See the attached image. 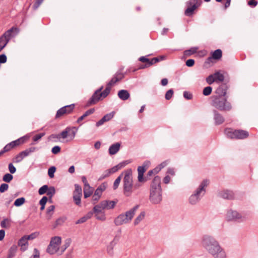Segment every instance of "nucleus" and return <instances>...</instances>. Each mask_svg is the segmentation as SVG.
I'll list each match as a JSON object with an SVG mask.
<instances>
[{
    "mask_svg": "<svg viewBox=\"0 0 258 258\" xmlns=\"http://www.w3.org/2000/svg\"><path fill=\"white\" fill-rule=\"evenodd\" d=\"M168 164V161H166L161 163L160 165H159L157 167L154 169V171L155 173H157L159 172L162 168L166 166Z\"/></svg>",
    "mask_w": 258,
    "mask_h": 258,
    "instance_id": "obj_35",
    "label": "nucleus"
},
{
    "mask_svg": "<svg viewBox=\"0 0 258 258\" xmlns=\"http://www.w3.org/2000/svg\"><path fill=\"white\" fill-rule=\"evenodd\" d=\"M150 164L149 162H146L144 163V165L139 166L138 168V181L141 182H144L146 181V180L144 178V173L146 171L147 168L145 167L146 166H148Z\"/></svg>",
    "mask_w": 258,
    "mask_h": 258,
    "instance_id": "obj_19",
    "label": "nucleus"
},
{
    "mask_svg": "<svg viewBox=\"0 0 258 258\" xmlns=\"http://www.w3.org/2000/svg\"><path fill=\"white\" fill-rule=\"evenodd\" d=\"M75 189L73 192V199L75 204L81 206V199L82 196V189L78 184L75 185Z\"/></svg>",
    "mask_w": 258,
    "mask_h": 258,
    "instance_id": "obj_13",
    "label": "nucleus"
},
{
    "mask_svg": "<svg viewBox=\"0 0 258 258\" xmlns=\"http://www.w3.org/2000/svg\"><path fill=\"white\" fill-rule=\"evenodd\" d=\"M226 219L229 221H243L245 217L238 213L237 211L230 210L226 215Z\"/></svg>",
    "mask_w": 258,
    "mask_h": 258,
    "instance_id": "obj_11",
    "label": "nucleus"
},
{
    "mask_svg": "<svg viewBox=\"0 0 258 258\" xmlns=\"http://www.w3.org/2000/svg\"><path fill=\"white\" fill-rule=\"evenodd\" d=\"M39 235V233L38 232H35L34 233H31L29 235H25L27 237V239L29 240H33L36 238H37Z\"/></svg>",
    "mask_w": 258,
    "mask_h": 258,
    "instance_id": "obj_43",
    "label": "nucleus"
},
{
    "mask_svg": "<svg viewBox=\"0 0 258 258\" xmlns=\"http://www.w3.org/2000/svg\"><path fill=\"white\" fill-rule=\"evenodd\" d=\"M138 208V206H137L127 211L125 214H121L118 216L114 220L115 225L120 226L130 222L135 215Z\"/></svg>",
    "mask_w": 258,
    "mask_h": 258,
    "instance_id": "obj_7",
    "label": "nucleus"
},
{
    "mask_svg": "<svg viewBox=\"0 0 258 258\" xmlns=\"http://www.w3.org/2000/svg\"><path fill=\"white\" fill-rule=\"evenodd\" d=\"M116 202L113 201H102L93 208L95 217L98 220L105 221L106 217L104 210L112 209L114 208Z\"/></svg>",
    "mask_w": 258,
    "mask_h": 258,
    "instance_id": "obj_4",
    "label": "nucleus"
},
{
    "mask_svg": "<svg viewBox=\"0 0 258 258\" xmlns=\"http://www.w3.org/2000/svg\"><path fill=\"white\" fill-rule=\"evenodd\" d=\"M43 0H36V2L33 6L34 10H36L43 2Z\"/></svg>",
    "mask_w": 258,
    "mask_h": 258,
    "instance_id": "obj_57",
    "label": "nucleus"
},
{
    "mask_svg": "<svg viewBox=\"0 0 258 258\" xmlns=\"http://www.w3.org/2000/svg\"><path fill=\"white\" fill-rule=\"evenodd\" d=\"M115 114L114 112H112L109 113H108L106 115H105L102 118L104 119V120L106 121L110 120L111 118H113Z\"/></svg>",
    "mask_w": 258,
    "mask_h": 258,
    "instance_id": "obj_44",
    "label": "nucleus"
},
{
    "mask_svg": "<svg viewBox=\"0 0 258 258\" xmlns=\"http://www.w3.org/2000/svg\"><path fill=\"white\" fill-rule=\"evenodd\" d=\"M9 170L10 173L12 174L15 173L16 171V168L14 167L12 163H10L9 164Z\"/></svg>",
    "mask_w": 258,
    "mask_h": 258,
    "instance_id": "obj_59",
    "label": "nucleus"
},
{
    "mask_svg": "<svg viewBox=\"0 0 258 258\" xmlns=\"http://www.w3.org/2000/svg\"><path fill=\"white\" fill-rule=\"evenodd\" d=\"M107 187V183H103L101 184H100L98 187L97 189H98L99 190H100L101 192H103L104 191Z\"/></svg>",
    "mask_w": 258,
    "mask_h": 258,
    "instance_id": "obj_56",
    "label": "nucleus"
},
{
    "mask_svg": "<svg viewBox=\"0 0 258 258\" xmlns=\"http://www.w3.org/2000/svg\"><path fill=\"white\" fill-rule=\"evenodd\" d=\"M224 79V76L219 72H216L212 75L209 76L206 78L207 83L211 85L214 82H222Z\"/></svg>",
    "mask_w": 258,
    "mask_h": 258,
    "instance_id": "obj_14",
    "label": "nucleus"
},
{
    "mask_svg": "<svg viewBox=\"0 0 258 258\" xmlns=\"http://www.w3.org/2000/svg\"><path fill=\"white\" fill-rule=\"evenodd\" d=\"M220 196L224 199H232L233 198V194L231 191L224 190L220 192Z\"/></svg>",
    "mask_w": 258,
    "mask_h": 258,
    "instance_id": "obj_27",
    "label": "nucleus"
},
{
    "mask_svg": "<svg viewBox=\"0 0 258 258\" xmlns=\"http://www.w3.org/2000/svg\"><path fill=\"white\" fill-rule=\"evenodd\" d=\"M48 189V186L47 185H44L39 189V194L40 195H43L47 192Z\"/></svg>",
    "mask_w": 258,
    "mask_h": 258,
    "instance_id": "obj_42",
    "label": "nucleus"
},
{
    "mask_svg": "<svg viewBox=\"0 0 258 258\" xmlns=\"http://www.w3.org/2000/svg\"><path fill=\"white\" fill-rule=\"evenodd\" d=\"M183 96L185 98L187 99H191L192 98V94L189 92L185 91L183 93Z\"/></svg>",
    "mask_w": 258,
    "mask_h": 258,
    "instance_id": "obj_61",
    "label": "nucleus"
},
{
    "mask_svg": "<svg viewBox=\"0 0 258 258\" xmlns=\"http://www.w3.org/2000/svg\"><path fill=\"white\" fill-rule=\"evenodd\" d=\"M76 130L75 127H67L62 131L60 136L62 139H68V141H72L76 136Z\"/></svg>",
    "mask_w": 258,
    "mask_h": 258,
    "instance_id": "obj_10",
    "label": "nucleus"
},
{
    "mask_svg": "<svg viewBox=\"0 0 258 258\" xmlns=\"http://www.w3.org/2000/svg\"><path fill=\"white\" fill-rule=\"evenodd\" d=\"M202 245L214 258H226L224 250L221 247L218 242L211 236H205L202 241Z\"/></svg>",
    "mask_w": 258,
    "mask_h": 258,
    "instance_id": "obj_1",
    "label": "nucleus"
},
{
    "mask_svg": "<svg viewBox=\"0 0 258 258\" xmlns=\"http://www.w3.org/2000/svg\"><path fill=\"white\" fill-rule=\"evenodd\" d=\"M214 120L217 124H220L224 121L223 117L217 112H215Z\"/></svg>",
    "mask_w": 258,
    "mask_h": 258,
    "instance_id": "obj_31",
    "label": "nucleus"
},
{
    "mask_svg": "<svg viewBox=\"0 0 258 258\" xmlns=\"http://www.w3.org/2000/svg\"><path fill=\"white\" fill-rule=\"evenodd\" d=\"M145 216V213L144 212H141L140 215L136 218L134 221V224L137 225L139 224V223L142 221Z\"/></svg>",
    "mask_w": 258,
    "mask_h": 258,
    "instance_id": "obj_36",
    "label": "nucleus"
},
{
    "mask_svg": "<svg viewBox=\"0 0 258 258\" xmlns=\"http://www.w3.org/2000/svg\"><path fill=\"white\" fill-rule=\"evenodd\" d=\"M130 163V161H128V160H126V161H124L123 162H122L119 163L118 165L113 167L112 168L105 171L103 174L102 175L101 178H104L106 177L109 176L111 174H113V173L116 172L118 170L124 167L125 166H126L127 164H128Z\"/></svg>",
    "mask_w": 258,
    "mask_h": 258,
    "instance_id": "obj_9",
    "label": "nucleus"
},
{
    "mask_svg": "<svg viewBox=\"0 0 258 258\" xmlns=\"http://www.w3.org/2000/svg\"><path fill=\"white\" fill-rule=\"evenodd\" d=\"M48 199L46 197H43L41 200L39 201V204L40 205H45L46 202H47Z\"/></svg>",
    "mask_w": 258,
    "mask_h": 258,
    "instance_id": "obj_62",
    "label": "nucleus"
},
{
    "mask_svg": "<svg viewBox=\"0 0 258 258\" xmlns=\"http://www.w3.org/2000/svg\"><path fill=\"white\" fill-rule=\"evenodd\" d=\"M7 61V57L5 54L0 55V63H5Z\"/></svg>",
    "mask_w": 258,
    "mask_h": 258,
    "instance_id": "obj_64",
    "label": "nucleus"
},
{
    "mask_svg": "<svg viewBox=\"0 0 258 258\" xmlns=\"http://www.w3.org/2000/svg\"><path fill=\"white\" fill-rule=\"evenodd\" d=\"M198 49V47H192L188 50L184 51V54L185 56H190L191 54L195 53L197 51Z\"/></svg>",
    "mask_w": 258,
    "mask_h": 258,
    "instance_id": "obj_37",
    "label": "nucleus"
},
{
    "mask_svg": "<svg viewBox=\"0 0 258 258\" xmlns=\"http://www.w3.org/2000/svg\"><path fill=\"white\" fill-rule=\"evenodd\" d=\"M216 93L218 95L212 97V105L220 111H229L232 108L230 102L227 101L226 96V91L221 87H219L216 90Z\"/></svg>",
    "mask_w": 258,
    "mask_h": 258,
    "instance_id": "obj_2",
    "label": "nucleus"
},
{
    "mask_svg": "<svg viewBox=\"0 0 258 258\" xmlns=\"http://www.w3.org/2000/svg\"><path fill=\"white\" fill-rule=\"evenodd\" d=\"M257 5L256 0H250L248 2V5L250 7H255Z\"/></svg>",
    "mask_w": 258,
    "mask_h": 258,
    "instance_id": "obj_58",
    "label": "nucleus"
},
{
    "mask_svg": "<svg viewBox=\"0 0 258 258\" xmlns=\"http://www.w3.org/2000/svg\"><path fill=\"white\" fill-rule=\"evenodd\" d=\"M70 240L66 241L64 244H61V238L59 236H53L51 238L46 251L50 254H61L69 246Z\"/></svg>",
    "mask_w": 258,
    "mask_h": 258,
    "instance_id": "obj_3",
    "label": "nucleus"
},
{
    "mask_svg": "<svg viewBox=\"0 0 258 258\" xmlns=\"http://www.w3.org/2000/svg\"><path fill=\"white\" fill-rule=\"evenodd\" d=\"M122 177L123 176V192L126 196H130L131 195L133 188H137L139 186L135 185H133V175L132 171L131 169H127L121 173Z\"/></svg>",
    "mask_w": 258,
    "mask_h": 258,
    "instance_id": "obj_6",
    "label": "nucleus"
},
{
    "mask_svg": "<svg viewBox=\"0 0 258 258\" xmlns=\"http://www.w3.org/2000/svg\"><path fill=\"white\" fill-rule=\"evenodd\" d=\"M24 142V139L23 138L19 139L16 141L11 142L14 147L18 146Z\"/></svg>",
    "mask_w": 258,
    "mask_h": 258,
    "instance_id": "obj_46",
    "label": "nucleus"
},
{
    "mask_svg": "<svg viewBox=\"0 0 258 258\" xmlns=\"http://www.w3.org/2000/svg\"><path fill=\"white\" fill-rule=\"evenodd\" d=\"M222 52L221 50L217 49L212 53V56L209 57L208 60H210L211 59L218 60L221 58V57H222Z\"/></svg>",
    "mask_w": 258,
    "mask_h": 258,
    "instance_id": "obj_29",
    "label": "nucleus"
},
{
    "mask_svg": "<svg viewBox=\"0 0 258 258\" xmlns=\"http://www.w3.org/2000/svg\"><path fill=\"white\" fill-rule=\"evenodd\" d=\"M55 193V188L53 186L48 187V189L46 192L47 195L51 199Z\"/></svg>",
    "mask_w": 258,
    "mask_h": 258,
    "instance_id": "obj_41",
    "label": "nucleus"
},
{
    "mask_svg": "<svg viewBox=\"0 0 258 258\" xmlns=\"http://www.w3.org/2000/svg\"><path fill=\"white\" fill-rule=\"evenodd\" d=\"M56 171V168L54 166H52L49 168L48 170V174L50 178L54 177V173Z\"/></svg>",
    "mask_w": 258,
    "mask_h": 258,
    "instance_id": "obj_48",
    "label": "nucleus"
},
{
    "mask_svg": "<svg viewBox=\"0 0 258 258\" xmlns=\"http://www.w3.org/2000/svg\"><path fill=\"white\" fill-rule=\"evenodd\" d=\"M189 4L191 6L188 7L185 11V14L186 16H190L192 14L193 12L197 9V6L196 5V0H190L189 2Z\"/></svg>",
    "mask_w": 258,
    "mask_h": 258,
    "instance_id": "obj_21",
    "label": "nucleus"
},
{
    "mask_svg": "<svg viewBox=\"0 0 258 258\" xmlns=\"http://www.w3.org/2000/svg\"><path fill=\"white\" fill-rule=\"evenodd\" d=\"M236 139H244L247 138L249 136L248 132L241 130H236Z\"/></svg>",
    "mask_w": 258,
    "mask_h": 258,
    "instance_id": "obj_24",
    "label": "nucleus"
},
{
    "mask_svg": "<svg viewBox=\"0 0 258 258\" xmlns=\"http://www.w3.org/2000/svg\"><path fill=\"white\" fill-rule=\"evenodd\" d=\"M9 188L8 184L6 183H3L0 186V192L3 193L7 190Z\"/></svg>",
    "mask_w": 258,
    "mask_h": 258,
    "instance_id": "obj_52",
    "label": "nucleus"
},
{
    "mask_svg": "<svg viewBox=\"0 0 258 258\" xmlns=\"http://www.w3.org/2000/svg\"><path fill=\"white\" fill-rule=\"evenodd\" d=\"M236 130L226 128L224 131L225 135L229 138L236 139Z\"/></svg>",
    "mask_w": 258,
    "mask_h": 258,
    "instance_id": "obj_28",
    "label": "nucleus"
},
{
    "mask_svg": "<svg viewBox=\"0 0 258 258\" xmlns=\"http://www.w3.org/2000/svg\"><path fill=\"white\" fill-rule=\"evenodd\" d=\"M25 201V199L24 198H20L17 199L14 202V205L16 207H19L22 205Z\"/></svg>",
    "mask_w": 258,
    "mask_h": 258,
    "instance_id": "obj_39",
    "label": "nucleus"
},
{
    "mask_svg": "<svg viewBox=\"0 0 258 258\" xmlns=\"http://www.w3.org/2000/svg\"><path fill=\"white\" fill-rule=\"evenodd\" d=\"M100 198V197L96 195L95 194H94L92 196V201L93 202V204H95L98 202V201Z\"/></svg>",
    "mask_w": 258,
    "mask_h": 258,
    "instance_id": "obj_63",
    "label": "nucleus"
},
{
    "mask_svg": "<svg viewBox=\"0 0 258 258\" xmlns=\"http://www.w3.org/2000/svg\"><path fill=\"white\" fill-rule=\"evenodd\" d=\"M102 89L103 87H101L95 92L89 100L90 104H94L104 98L103 96L100 95Z\"/></svg>",
    "mask_w": 258,
    "mask_h": 258,
    "instance_id": "obj_16",
    "label": "nucleus"
},
{
    "mask_svg": "<svg viewBox=\"0 0 258 258\" xmlns=\"http://www.w3.org/2000/svg\"><path fill=\"white\" fill-rule=\"evenodd\" d=\"M60 151V148L58 146H56L52 148L51 150V152L54 154H57L58 153H59Z\"/></svg>",
    "mask_w": 258,
    "mask_h": 258,
    "instance_id": "obj_54",
    "label": "nucleus"
},
{
    "mask_svg": "<svg viewBox=\"0 0 258 258\" xmlns=\"http://www.w3.org/2000/svg\"><path fill=\"white\" fill-rule=\"evenodd\" d=\"M116 244L115 239L112 240L107 246L106 251L108 254L112 256L114 254V248Z\"/></svg>",
    "mask_w": 258,
    "mask_h": 258,
    "instance_id": "obj_23",
    "label": "nucleus"
},
{
    "mask_svg": "<svg viewBox=\"0 0 258 258\" xmlns=\"http://www.w3.org/2000/svg\"><path fill=\"white\" fill-rule=\"evenodd\" d=\"M45 135L44 133H41L39 134H37L34 136L33 140L34 142H37L39 140H40L42 137H43Z\"/></svg>",
    "mask_w": 258,
    "mask_h": 258,
    "instance_id": "obj_55",
    "label": "nucleus"
},
{
    "mask_svg": "<svg viewBox=\"0 0 258 258\" xmlns=\"http://www.w3.org/2000/svg\"><path fill=\"white\" fill-rule=\"evenodd\" d=\"M149 199L153 204H158L162 201V189L160 185V178L158 176L155 177L152 182Z\"/></svg>",
    "mask_w": 258,
    "mask_h": 258,
    "instance_id": "obj_5",
    "label": "nucleus"
},
{
    "mask_svg": "<svg viewBox=\"0 0 258 258\" xmlns=\"http://www.w3.org/2000/svg\"><path fill=\"white\" fill-rule=\"evenodd\" d=\"M30 258H40V252L37 248H34L33 255Z\"/></svg>",
    "mask_w": 258,
    "mask_h": 258,
    "instance_id": "obj_51",
    "label": "nucleus"
},
{
    "mask_svg": "<svg viewBox=\"0 0 258 258\" xmlns=\"http://www.w3.org/2000/svg\"><path fill=\"white\" fill-rule=\"evenodd\" d=\"M117 95L118 97L122 100H126L130 97L129 92L126 90H121L119 91Z\"/></svg>",
    "mask_w": 258,
    "mask_h": 258,
    "instance_id": "obj_25",
    "label": "nucleus"
},
{
    "mask_svg": "<svg viewBox=\"0 0 258 258\" xmlns=\"http://www.w3.org/2000/svg\"><path fill=\"white\" fill-rule=\"evenodd\" d=\"M195 63V60L192 59H189L186 60V65L187 67H192L194 65Z\"/></svg>",
    "mask_w": 258,
    "mask_h": 258,
    "instance_id": "obj_60",
    "label": "nucleus"
},
{
    "mask_svg": "<svg viewBox=\"0 0 258 258\" xmlns=\"http://www.w3.org/2000/svg\"><path fill=\"white\" fill-rule=\"evenodd\" d=\"M36 149L35 147H31L20 152L13 159V162L14 163L20 162L25 157L28 156L30 153L34 152Z\"/></svg>",
    "mask_w": 258,
    "mask_h": 258,
    "instance_id": "obj_12",
    "label": "nucleus"
},
{
    "mask_svg": "<svg viewBox=\"0 0 258 258\" xmlns=\"http://www.w3.org/2000/svg\"><path fill=\"white\" fill-rule=\"evenodd\" d=\"M18 244L21 247V250L22 251H25L28 247V240L27 237L25 236H23L18 241Z\"/></svg>",
    "mask_w": 258,
    "mask_h": 258,
    "instance_id": "obj_20",
    "label": "nucleus"
},
{
    "mask_svg": "<svg viewBox=\"0 0 258 258\" xmlns=\"http://www.w3.org/2000/svg\"><path fill=\"white\" fill-rule=\"evenodd\" d=\"M94 112V109H90L87 111H86L84 114L80 116L78 119H77V122L80 123L85 117L88 116V115L92 114Z\"/></svg>",
    "mask_w": 258,
    "mask_h": 258,
    "instance_id": "obj_32",
    "label": "nucleus"
},
{
    "mask_svg": "<svg viewBox=\"0 0 258 258\" xmlns=\"http://www.w3.org/2000/svg\"><path fill=\"white\" fill-rule=\"evenodd\" d=\"M74 109V105L71 104L65 106L60 108L57 111L55 115V118L60 117L64 115L70 113Z\"/></svg>",
    "mask_w": 258,
    "mask_h": 258,
    "instance_id": "obj_15",
    "label": "nucleus"
},
{
    "mask_svg": "<svg viewBox=\"0 0 258 258\" xmlns=\"http://www.w3.org/2000/svg\"><path fill=\"white\" fill-rule=\"evenodd\" d=\"M1 225L3 228H7L9 226V221L8 219H5L1 223Z\"/></svg>",
    "mask_w": 258,
    "mask_h": 258,
    "instance_id": "obj_53",
    "label": "nucleus"
},
{
    "mask_svg": "<svg viewBox=\"0 0 258 258\" xmlns=\"http://www.w3.org/2000/svg\"><path fill=\"white\" fill-rule=\"evenodd\" d=\"M209 181L208 180H204L200 184L199 187L195 191V194L200 198L205 192V188L209 184Z\"/></svg>",
    "mask_w": 258,
    "mask_h": 258,
    "instance_id": "obj_17",
    "label": "nucleus"
},
{
    "mask_svg": "<svg viewBox=\"0 0 258 258\" xmlns=\"http://www.w3.org/2000/svg\"><path fill=\"white\" fill-rule=\"evenodd\" d=\"M13 176L12 175L9 173L6 174L3 178L4 181L10 182L13 179Z\"/></svg>",
    "mask_w": 258,
    "mask_h": 258,
    "instance_id": "obj_45",
    "label": "nucleus"
},
{
    "mask_svg": "<svg viewBox=\"0 0 258 258\" xmlns=\"http://www.w3.org/2000/svg\"><path fill=\"white\" fill-rule=\"evenodd\" d=\"M54 209L55 207L53 205H51L47 208L46 210V217L47 219L49 220L51 218L53 214Z\"/></svg>",
    "mask_w": 258,
    "mask_h": 258,
    "instance_id": "obj_33",
    "label": "nucleus"
},
{
    "mask_svg": "<svg viewBox=\"0 0 258 258\" xmlns=\"http://www.w3.org/2000/svg\"><path fill=\"white\" fill-rule=\"evenodd\" d=\"M122 178V175H120L114 181V183H113V188L114 189H116L118 188L119 184H120V181H121V179Z\"/></svg>",
    "mask_w": 258,
    "mask_h": 258,
    "instance_id": "obj_40",
    "label": "nucleus"
},
{
    "mask_svg": "<svg viewBox=\"0 0 258 258\" xmlns=\"http://www.w3.org/2000/svg\"><path fill=\"white\" fill-rule=\"evenodd\" d=\"M18 32V29L16 28L13 27L7 31L0 37V51L6 46L8 42L11 38L17 35Z\"/></svg>",
    "mask_w": 258,
    "mask_h": 258,
    "instance_id": "obj_8",
    "label": "nucleus"
},
{
    "mask_svg": "<svg viewBox=\"0 0 258 258\" xmlns=\"http://www.w3.org/2000/svg\"><path fill=\"white\" fill-rule=\"evenodd\" d=\"M123 78V74L121 73H117L115 74L114 77L111 79V80L108 83L109 85L112 86L114 85L115 83L121 80Z\"/></svg>",
    "mask_w": 258,
    "mask_h": 258,
    "instance_id": "obj_22",
    "label": "nucleus"
},
{
    "mask_svg": "<svg viewBox=\"0 0 258 258\" xmlns=\"http://www.w3.org/2000/svg\"><path fill=\"white\" fill-rule=\"evenodd\" d=\"M173 94V91L172 89L169 90L165 94V98L167 100H169L171 98Z\"/></svg>",
    "mask_w": 258,
    "mask_h": 258,
    "instance_id": "obj_50",
    "label": "nucleus"
},
{
    "mask_svg": "<svg viewBox=\"0 0 258 258\" xmlns=\"http://www.w3.org/2000/svg\"><path fill=\"white\" fill-rule=\"evenodd\" d=\"M14 146H13L12 144L11 143L7 144L3 149V152H7L11 150H12L13 148H14Z\"/></svg>",
    "mask_w": 258,
    "mask_h": 258,
    "instance_id": "obj_49",
    "label": "nucleus"
},
{
    "mask_svg": "<svg viewBox=\"0 0 258 258\" xmlns=\"http://www.w3.org/2000/svg\"><path fill=\"white\" fill-rule=\"evenodd\" d=\"M111 87V86L107 84L105 89L103 92H101L100 95L103 96V98H105L109 94L110 91Z\"/></svg>",
    "mask_w": 258,
    "mask_h": 258,
    "instance_id": "obj_38",
    "label": "nucleus"
},
{
    "mask_svg": "<svg viewBox=\"0 0 258 258\" xmlns=\"http://www.w3.org/2000/svg\"><path fill=\"white\" fill-rule=\"evenodd\" d=\"M93 189L89 185H86L84 187V195L85 198L89 197L93 193Z\"/></svg>",
    "mask_w": 258,
    "mask_h": 258,
    "instance_id": "obj_30",
    "label": "nucleus"
},
{
    "mask_svg": "<svg viewBox=\"0 0 258 258\" xmlns=\"http://www.w3.org/2000/svg\"><path fill=\"white\" fill-rule=\"evenodd\" d=\"M212 91V88L211 87H206L204 89L203 93L205 96H208L211 94Z\"/></svg>",
    "mask_w": 258,
    "mask_h": 258,
    "instance_id": "obj_47",
    "label": "nucleus"
},
{
    "mask_svg": "<svg viewBox=\"0 0 258 258\" xmlns=\"http://www.w3.org/2000/svg\"><path fill=\"white\" fill-rule=\"evenodd\" d=\"M200 199L199 197L194 194L190 197L189 201L191 204L195 205L199 201Z\"/></svg>",
    "mask_w": 258,
    "mask_h": 258,
    "instance_id": "obj_34",
    "label": "nucleus"
},
{
    "mask_svg": "<svg viewBox=\"0 0 258 258\" xmlns=\"http://www.w3.org/2000/svg\"><path fill=\"white\" fill-rule=\"evenodd\" d=\"M120 144L119 143L112 145L109 148V153L110 155L115 154L119 150Z\"/></svg>",
    "mask_w": 258,
    "mask_h": 258,
    "instance_id": "obj_26",
    "label": "nucleus"
},
{
    "mask_svg": "<svg viewBox=\"0 0 258 258\" xmlns=\"http://www.w3.org/2000/svg\"><path fill=\"white\" fill-rule=\"evenodd\" d=\"M139 60L143 62H146L147 64L144 65V67H141L140 69H144L146 68H148L153 64L156 63V62L159 61V57H154L152 59H149L146 58L145 56H142L139 58Z\"/></svg>",
    "mask_w": 258,
    "mask_h": 258,
    "instance_id": "obj_18",
    "label": "nucleus"
}]
</instances>
